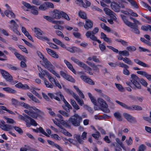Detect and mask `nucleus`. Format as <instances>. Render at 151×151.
Here are the masks:
<instances>
[{"label":"nucleus","mask_w":151,"mask_h":151,"mask_svg":"<svg viewBox=\"0 0 151 151\" xmlns=\"http://www.w3.org/2000/svg\"><path fill=\"white\" fill-rule=\"evenodd\" d=\"M83 120V118L78 114H75L69 119L68 121L74 126H80Z\"/></svg>","instance_id":"obj_1"},{"label":"nucleus","mask_w":151,"mask_h":151,"mask_svg":"<svg viewBox=\"0 0 151 151\" xmlns=\"http://www.w3.org/2000/svg\"><path fill=\"white\" fill-rule=\"evenodd\" d=\"M44 64H43V66L47 69L51 73L56 76L58 78H60L59 75L58 74L55 70H53L55 68L51 63L48 61L47 59L45 58H44L43 60Z\"/></svg>","instance_id":"obj_2"},{"label":"nucleus","mask_w":151,"mask_h":151,"mask_svg":"<svg viewBox=\"0 0 151 151\" xmlns=\"http://www.w3.org/2000/svg\"><path fill=\"white\" fill-rule=\"evenodd\" d=\"M99 31V28L98 27H96L94 28L93 31H87L86 34V36L87 38H89L91 40L96 41L99 43H100L101 42L99 40L97 39V37L95 35Z\"/></svg>","instance_id":"obj_3"},{"label":"nucleus","mask_w":151,"mask_h":151,"mask_svg":"<svg viewBox=\"0 0 151 151\" xmlns=\"http://www.w3.org/2000/svg\"><path fill=\"white\" fill-rule=\"evenodd\" d=\"M116 102L122 107L128 110H136L137 111H141L142 110V107L137 105H133L132 106H129L125 104L123 102H121L118 101L116 100Z\"/></svg>","instance_id":"obj_4"},{"label":"nucleus","mask_w":151,"mask_h":151,"mask_svg":"<svg viewBox=\"0 0 151 151\" xmlns=\"http://www.w3.org/2000/svg\"><path fill=\"white\" fill-rule=\"evenodd\" d=\"M130 81L136 88L138 89L141 88V86L139 83L140 81L139 78L135 74H133L131 75Z\"/></svg>","instance_id":"obj_5"},{"label":"nucleus","mask_w":151,"mask_h":151,"mask_svg":"<svg viewBox=\"0 0 151 151\" xmlns=\"http://www.w3.org/2000/svg\"><path fill=\"white\" fill-rule=\"evenodd\" d=\"M34 32L35 33V36L39 39L42 40H45L48 41L49 39L47 37L44 36H40L44 34V33L40 29L35 28H34Z\"/></svg>","instance_id":"obj_6"},{"label":"nucleus","mask_w":151,"mask_h":151,"mask_svg":"<svg viewBox=\"0 0 151 151\" xmlns=\"http://www.w3.org/2000/svg\"><path fill=\"white\" fill-rule=\"evenodd\" d=\"M65 91L71 95L76 100L78 104L81 106L84 105V102L83 100L81 99L79 96L75 93L72 91L68 88H65Z\"/></svg>","instance_id":"obj_7"},{"label":"nucleus","mask_w":151,"mask_h":151,"mask_svg":"<svg viewBox=\"0 0 151 151\" xmlns=\"http://www.w3.org/2000/svg\"><path fill=\"white\" fill-rule=\"evenodd\" d=\"M1 74L3 78L11 84H14L16 83V81L14 82L13 81V78L12 76L5 70H3L2 71Z\"/></svg>","instance_id":"obj_8"},{"label":"nucleus","mask_w":151,"mask_h":151,"mask_svg":"<svg viewBox=\"0 0 151 151\" xmlns=\"http://www.w3.org/2000/svg\"><path fill=\"white\" fill-rule=\"evenodd\" d=\"M9 23L11 24V25L9 26L10 28L15 33L18 35H20V33L17 30L19 26L16 22L13 20H12L9 21Z\"/></svg>","instance_id":"obj_9"},{"label":"nucleus","mask_w":151,"mask_h":151,"mask_svg":"<svg viewBox=\"0 0 151 151\" xmlns=\"http://www.w3.org/2000/svg\"><path fill=\"white\" fill-rule=\"evenodd\" d=\"M98 101L102 107L106 108V109H101L102 111L106 113H109V110L108 109H107L108 107V105L104 100L101 98H99L98 99Z\"/></svg>","instance_id":"obj_10"},{"label":"nucleus","mask_w":151,"mask_h":151,"mask_svg":"<svg viewBox=\"0 0 151 151\" xmlns=\"http://www.w3.org/2000/svg\"><path fill=\"white\" fill-rule=\"evenodd\" d=\"M123 116L124 118L130 123L134 124L137 122L135 118L128 113H124Z\"/></svg>","instance_id":"obj_11"},{"label":"nucleus","mask_w":151,"mask_h":151,"mask_svg":"<svg viewBox=\"0 0 151 151\" xmlns=\"http://www.w3.org/2000/svg\"><path fill=\"white\" fill-rule=\"evenodd\" d=\"M19 118L22 120H23L26 122V125L28 127H30L31 125L29 122L30 117L25 114H23L22 115H20Z\"/></svg>","instance_id":"obj_12"},{"label":"nucleus","mask_w":151,"mask_h":151,"mask_svg":"<svg viewBox=\"0 0 151 151\" xmlns=\"http://www.w3.org/2000/svg\"><path fill=\"white\" fill-rule=\"evenodd\" d=\"M118 66L123 68V73L127 76H129L130 74L129 71L127 69L129 68V66L126 64L123 63L119 62L118 63Z\"/></svg>","instance_id":"obj_13"},{"label":"nucleus","mask_w":151,"mask_h":151,"mask_svg":"<svg viewBox=\"0 0 151 151\" xmlns=\"http://www.w3.org/2000/svg\"><path fill=\"white\" fill-rule=\"evenodd\" d=\"M112 9L116 12H119L120 11L119 4L115 1L112 2L111 5Z\"/></svg>","instance_id":"obj_14"},{"label":"nucleus","mask_w":151,"mask_h":151,"mask_svg":"<svg viewBox=\"0 0 151 151\" xmlns=\"http://www.w3.org/2000/svg\"><path fill=\"white\" fill-rule=\"evenodd\" d=\"M137 73L138 74L145 77L149 81L151 80V75L149 74L146 72L144 71H137Z\"/></svg>","instance_id":"obj_15"},{"label":"nucleus","mask_w":151,"mask_h":151,"mask_svg":"<svg viewBox=\"0 0 151 151\" xmlns=\"http://www.w3.org/2000/svg\"><path fill=\"white\" fill-rule=\"evenodd\" d=\"M93 23L91 20L89 19L86 20L85 24L84 26L85 28L87 30L92 28L93 27Z\"/></svg>","instance_id":"obj_16"},{"label":"nucleus","mask_w":151,"mask_h":151,"mask_svg":"<svg viewBox=\"0 0 151 151\" xmlns=\"http://www.w3.org/2000/svg\"><path fill=\"white\" fill-rule=\"evenodd\" d=\"M128 27L131 29V31L136 34L139 33V31L138 29V27L137 26L132 23Z\"/></svg>","instance_id":"obj_17"},{"label":"nucleus","mask_w":151,"mask_h":151,"mask_svg":"<svg viewBox=\"0 0 151 151\" xmlns=\"http://www.w3.org/2000/svg\"><path fill=\"white\" fill-rule=\"evenodd\" d=\"M81 78L84 82L89 84L94 85V82L89 78H87L86 76H81L80 77Z\"/></svg>","instance_id":"obj_18"},{"label":"nucleus","mask_w":151,"mask_h":151,"mask_svg":"<svg viewBox=\"0 0 151 151\" xmlns=\"http://www.w3.org/2000/svg\"><path fill=\"white\" fill-rule=\"evenodd\" d=\"M64 62L66 64L68 68L74 74H76V72L74 69L72 65L68 61L66 60H64Z\"/></svg>","instance_id":"obj_19"},{"label":"nucleus","mask_w":151,"mask_h":151,"mask_svg":"<svg viewBox=\"0 0 151 151\" xmlns=\"http://www.w3.org/2000/svg\"><path fill=\"white\" fill-rule=\"evenodd\" d=\"M134 62L137 64L144 67L148 68L149 65L137 59H134Z\"/></svg>","instance_id":"obj_20"},{"label":"nucleus","mask_w":151,"mask_h":151,"mask_svg":"<svg viewBox=\"0 0 151 151\" xmlns=\"http://www.w3.org/2000/svg\"><path fill=\"white\" fill-rule=\"evenodd\" d=\"M81 67L83 68L86 70V72L87 73L91 75H93V73L91 72L92 70L91 68L84 63L81 66Z\"/></svg>","instance_id":"obj_21"},{"label":"nucleus","mask_w":151,"mask_h":151,"mask_svg":"<svg viewBox=\"0 0 151 151\" xmlns=\"http://www.w3.org/2000/svg\"><path fill=\"white\" fill-rule=\"evenodd\" d=\"M61 11L55 10L53 12V17L56 19H59L61 17Z\"/></svg>","instance_id":"obj_22"},{"label":"nucleus","mask_w":151,"mask_h":151,"mask_svg":"<svg viewBox=\"0 0 151 151\" xmlns=\"http://www.w3.org/2000/svg\"><path fill=\"white\" fill-rule=\"evenodd\" d=\"M4 13L8 17L14 18L15 17V14L11 10H7L5 11Z\"/></svg>","instance_id":"obj_23"},{"label":"nucleus","mask_w":151,"mask_h":151,"mask_svg":"<svg viewBox=\"0 0 151 151\" xmlns=\"http://www.w3.org/2000/svg\"><path fill=\"white\" fill-rule=\"evenodd\" d=\"M73 137L76 138L78 142L80 144H83V141L82 140L81 135L79 134H75L73 135Z\"/></svg>","instance_id":"obj_24"},{"label":"nucleus","mask_w":151,"mask_h":151,"mask_svg":"<svg viewBox=\"0 0 151 151\" xmlns=\"http://www.w3.org/2000/svg\"><path fill=\"white\" fill-rule=\"evenodd\" d=\"M24 111L27 114L31 116L33 118H35L37 116L36 115V114L35 113V112L33 111H31V110H24Z\"/></svg>","instance_id":"obj_25"},{"label":"nucleus","mask_w":151,"mask_h":151,"mask_svg":"<svg viewBox=\"0 0 151 151\" xmlns=\"http://www.w3.org/2000/svg\"><path fill=\"white\" fill-rule=\"evenodd\" d=\"M3 90L7 92L11 93L14 94L16 92V91L9 87L3 88Z\"/></svg>","instance_id":"obj_26"},{"label":"nucleus","mask_w":151,"mask_h":151,"mask_svg":"<svg viewBox=\"0 0 151 151\" xmlns=\"http://www.w3.org/2000/svg\"><path fill=\"white\" fill-rule=\"evenodd\" d=\"M3 90L7 92L11 93L14 94L16 92V91L9 87L3 88Z\"/></svg>","instance_id":"obj_27"},{"label":"nucleus","mask_w":151,"mask_h":151,"mask_svg":"<svg viewBox=\"0 0 151 151\" xmlns=\"http://www.w3.org/2000/svg\"><path fill=\"white\" fill-rule=\"evenodd\" d=\"M22 4L24 5L23 6H22V8L24 10L27 11H28L27 9H26L25 7L27 8V9H30L32 7V6H31L30 4L26 2L25 1H23L22 2Z\"/></svg>","instance_id":"obj_28"},{"label":"nucleus","mask_w":151,"mask_h":151,"mask_svg":"<svg viewBox=\"0 0 151 151\" xmlns=\"http://www.w3.org/2000/svg\"><path fill=\"white\" fill-rule=\"evenodd\" d=\"M121 17L124 23L128 26H129L132 23V22H131L128 20L127 19V17L126 16L123 15H121Z\"/></svg>","instance_id":"obj_29"},{"label":"nucleus","mask_w":151,"mask_h":151,"mask_svg":"<svg viewBox=\"0 0 151 151\" xmlns=\"http://www.w3.org/2000/svg\"><path fill=\"white\" fill-rule=\"evenodd\" d=\"M52 40L55 43L60 45L63 47L65 48V44L57 39L53 38Z\"/></svg>","instance_id":"obj_30"},{"label":"nucleus","mask_w":151,"mask_h":151,"mask_svg":"<svg viewBox=\"0 0 151 151\" xmlns=\"http://www.w3.org/2000/svg\"><path fill=\"white\" fill-rule=\"evenodd\" d=\"M100 25L101 28L104 30L108 32H110L111 31L110 28L106 26L104 23H101L100 24Z\"/></svg>","instance_id":"obj_31"},{"label":"nucleus","mask_w":151,"mask_h":151,"mask_svg":"<svg viewBox=\"0 0 151 151\" xmlns=\"http://www.w3.org/2000/svg\"><path fill=\"white\" fill-rule=\"evenodd\" d=\"M74 88L76 90L78 94L82 98L84 99L85 98L84 95L79 89L76 86H74Z\"/></svg>","instance_id":"obj_32"},{"label":"nucleus","mask_w":151,"mask_h":151,"mask_svg":"<svg viewBox=\"0 0 151 151\" xmlns=\"http://www.w3.org/2000/svg\"><path fill=\"white\" fill-rule=\"evenodd\" d=\"M31 9V12L34 15H37L38 12L37 10V6H32V7L30 8Z\"/></svg>","instance_id":"obj_33"},{"label":"nucleus","mask_w":151,"mask_h":151,"mask_svg":"<svg viewBox=\"0 0 151 151\" xmlns=\"http://www.w3.org/2000/svg\"><path fill=\"white\" fill-rule=\"evenodd\" d=\"M119 54L126 57H128L129 55V54L128 51L126 50L119 51Z\"/></svg>","instance_id":"obj_34"},{"label":"nucleus","mask_w":151,"mask_h":151,"mask_svg":"<svg viewBox=\"0 0 151 151\" xmlns=\"http://www.w3.org/2000/svg\"><path fill=\"white\" fill-rule=\"evenodd\" d=\"M71 60L73 61L74 62L77 64L79 66L81 67L83 63L80 61L78 60L75 58L72 57L71 58Z\"/></svg>","instance_id":"obj_35"},{"label":"nucleus","mask_w":151,"mask_h":151,"mask_svg":"<svg viewBox=\"0 0 151 151\" xmlns=\"http://www.w3.org/2000/svg\"><path fill=\"white\" fill-rule=\"evenodd\" d=\"M48 95L52 99H54L58 101H60V98L58 96H55V95L53 93H48Z\"/></svg>","instance_id":"obj_36"},{"label":"nucleus","mask_w":151,"mask_h":151,"mask_svg":"<svg viewBox=\"0 0 151 151\" xmlns=\"http://www.w3.org/2000/svg\"><path fill=\"white\" fill-rule=\"evenodd\" d=\"M114 116L116 119L119 121H122V118L121 114L119 112L114 113Z\"/></svg>","instance_id":"obj_37"},{"label":"nucleus","mask_w":151,"mask_h":151,"mask_svg":"<svg viewBox=\"0 0 151 151\" xmlns=\"http://www.w3.org/2000/svg\"><path fill=\"white\" fill-rule=\"evenodd\" d=\"M115 85L118 90L121 92H123L124 91V88L123 86L120 84L115 83Z\"/></svg>","instance_id":"obj_38"},{"label":"nucleus","mask_w":151,"mask_h":151,"mask_svg":"<svg viewBox=\"0 0 151 151\" xmlns=\"http://www.w3.org/2000/svg\"><path fill=\"white\" fill-rule=\"evenodd\" d=\"M35 113L37 116L35 118H33L34 119H36L37 117L42 118L43 115H44V112L40 110L37 113L35 112Z\"/></svg>","instance_id":"obj_39"},{"label":"nucleus","mask_w":151,"mask_h":151,"mask_svg":"<svg viewBox=\"0 0 151 151\" xmlns=\"http://www.w3.org/2000/svg\"><path fill=\"white\" fill-rule=\"evenodd\" d=\"M124 61L125 63L131 65H132L133 64V63L132 60L129 58L127 57H125L124 58Z\"/></svg>","instance_id":"obj_40"},{"label":"nucleus","mask_w":151,"mask_h":151,"mask_svg":"<svg viewBox=\"0 0 151 151\" xmlns=\"http://www.w3.org/2000/svg\"><path fill=\"white\" fill-rule=\"evenodd\" d=\"M19 104L21 106H23L25 108H27L29 110H31V106L28 104H25L22 102H19Z\"/></svg>","instance_id":"obj_41"},{"label":"nucleus","mask_w":151,"mask_h":151,"mask_svg":"<svg viewBox=\"0 0 151 151\" xmlns=\"http://www.w3.org/2000/svg\"><path fill=\"white\" fill-rule=\"evenodd\" d=\"M44 83L47 88H52L54 87V86L52 83H50L47 80L44 81Z\"/></svg>","instance_id":"obj_42"},{"label":"nucleus","mask_w":151,"mask_h":151,"mask_svg":"<svg viewBox=\"0 0 151 151\" xmlns=\"http://www.w3.org/2000/svg\"><path fill=\"white\" fill-rule=\"evenodd\" d=\"M115 40L118 42H120L124 46L128 45V42L125 41L121 39H115Z\"/></svg>","instance_id":"obj_43"},{"label":"nucleus","mask_w":151,"mask_h":151,"mask_svg":"<svg viewBox=\"0 0 151 151\" xmlns=\"http://www.w3.org/2000/svg\"><path fill=\"white\" fill-rule=\"evenodd\" d=\"M45 2L40 5L39 7V9L41 10L45 11L47 9Z\"/></svg>","instance_id":"obj_44"},{"label":"nucleus","mask_w":151,"mask_h":151,"mask_svg":"<svg viewBox=\"0 0 151 151\" xmlns=\"http://www.w3.org/2000/svg\"><path fill=\"white\" fill-rule=\"evenodd\" d=\"M11 102L12 104L15 107L17 106L19 104V101L14 98L11 99Z\"/></svg>","instance_id":"obj_45"},{"label":"nucleus","mask_w":151,"mask_h":151,"mask_svg":"<svg viewBox=\"0 0 151 151\" xmlns=\"http://www.w3.org/2000/svg\"><path fill=\"white\" fill-rule=\"evenodd\" d=\"M78 14L79 16L83 19H86L87 18L86 14L83 12L80 11L78 13Z\"/></svg>","instance_id":"obj_46"},{"label":"nucleus","mask_w":151,"mask_h":151,"mask_svg":"<svg viewBox=\"0 0 151 151\" xmlns=\"http://www.w3.org/2000/svg\"><path fill=\"white\" fill-rule=\"evenodd\" d=\"M131 4L132 6L136 8H138V6L136 3L133 0H127Z\"/></svg>","instance_id":"obj_47"},{"label":"nucleus","mask_w":151,"mask_h":151,"mask_svg":"<svg viewBox=\"0 0 151 151\" xmlns=\"http://www.w3.org/2000/svg\"><path fill=\"white\" fill-rule=\"evenodd\" d=\"M14 55L17 58L20 60H24V59L23 56L19 54L17 52L15 53Z\"/></svg>","instance_id":"obj_48"},{"label":"nucleus","mask_w":151,"mask_h":151,"mask_svg":"<svg viewBox=\"0 0 151 151\" xmlns=\"http://www.w3.org/2000/svg\"><path fill=\"white\" fill-rule=\"evenodd\" d=\"M61 16L67 20H70V19L68 15L65 12L62 11H61Z\"/></svg>","instance_id":"obj_49"},{"label":"nucleus","mask_w":151,"mask_h":151,"mask_svg":"<svg viewBox=\"0 0 151 151\" xmlns=\"http://www.w3.org/2000/svg\"><path fill=\"white\" fill-rule=\"evenodd\" d=\"M6 66L8 68L12 70H16L18 69V68L17 67L14 66L10 64H7L6 65Z\"/></svg>","instance_id":"obj_50"},{"label":"nucleus","mask_w":151,"mask_h":151,"mask_svg":"<svg viewBox=\"0 0 151 151\" xmlns=\"http://www.w3.org/2000/svg\"><path fill=\"white\" fill-rule=\"evenodd\" d=\"M58 112L60 113L63 115V116L67 117H68L70 116L69 114L67 113L66 112L63 111L59 110Z\"/></svg>","instance_id":"obj_51"},{"label":"nucleus","mask_w":151,"mask_h":151,"mask_svg":"<svg viewBox=\"0 0 151 151\" xmlns=\"http://www.w3.org/2000/svg\"><path fill=\"white\" fill-rule=\"evenodd\" d=\"M126 49L129 51H134L136 50V47L133 46H129L127 47L126 48Z\"/></svg>","instance_id":"obj_52"},{"label":"nucleus","mask_w":151,"mask_h":151,"mask_svg":"<svg viewBox=\"0 0 151 151\" xmlns=\"http://www.w3.org/2000/svg\"><path fill=\"white\" fill-rule=\"evenodd\" d=\"M99 45V47L100 49V50L102 51H103L106 49V47L105 46V43H103L102 44H101V42Z\"/></svg>","instance_id":"obj_53"},{"label":"nucleus","mask_w":151,"mask_h":151,"mask_svg":"<svg viewBox=\"0 0 151 151\" xmlns=\"http://www.w3.org/2000/svg\"><path fill=\"white\" fill-rule=\"evenodd\" d=\"M146 149V146L144 145H140L138 148V151H144Z\"/></svg>","instance_id":"obj_54"},{"label":"nucleus","mask_w":151,"mask_h":151,"mask_svg":"<svg viewBox=\"0 0 151 151\" xmlns=\"http://www.w3.org/2000/svg\"><path fill=\"white\" fill-rule=\"evenodd\" d=\"M150 25H146V26L143 25L141 27V29L144 31H147L149 30Z\"/></svg>","instance_id":"obj_55"},{"label":"nucleus","mask_w":151,"mask_h":151,"mask_svg":"<svg viewBox=\"0 0 151 151\" xmlns=\"http://www.w3.org/2000/svg\"><path fill=\"white\" fill-rule=\"evenodd\" d=\"M139 82L142 85L145 87H146L148 85L146 81L143 78H141Z\"/></svg>","instance_id":"obj_56"},{"label":"nucleus","mask_w":151,"mask_h":151,"mask_svg":"<svg viewBox=\"0 0 151 151\" xmlns=\"http://www.w3.org/2000/svg\"><path fill=\"white\" fill-rule=\"evenodd\" d=\"M45 4H46V5L47 6V9L48 8H54V5L52 3L48 2H45Z\"/></svg>","instance_id":"obj_57"},{"label":"nucleus","mask_w":151,"mask_h":151,"mask_svg":"<svg viewBox=\"0 0 151 151\" xmlns=\"http://www.w3.org/2000/svg\"><path fill=\"white\" fill-rule=\"evenodd\" d=\"M38 129L39 131L42 133L43 134L47 137H49V135L44 130L42 127H40L39 128H38Z\"/></svg>","instance_id":"obj_58"},{"label":"nucleus","mask_w":151,"mask_h":151,"mask_svg":"<svg viewBox=\"0 0 151 151\" xmlns=\"http://www.w3.org/2000/svg\"><path fill=\"white\" fill-rule=\"evenodd\" d=\"M65 79L68 81L73 83H74L75 82V80L71 76H70L69 75H68Z\"/></svg>","instance_id":"obj_59"},{"label":"nucleus","mask_w":151,"mask_h":151,"mask_svg":"<svg viewBox=\"0 0 151 151\" xmlns=\"http://www.w3.org/2000/svg\"><path fill=\"white\" fill-rule=\"evenodd\" d=\"M105 13L108 15H109L111 13H113L114 12L107 8H105L104 9Z\"/></svg>","instance_id":"obj_60"},{"label":"nucleus","mask_w":151,"mask_h":151,"mask_svg":"<svg viewBox=\"0 0 151 151\" xmlns=\"http://www.w3.org/2000/svg\"><path fill=\"white\" fill-rule=\"evenodd\" d=\"M13 128L15 129V130L18 132L19 133H22L23 132L22 130V129L21 128H19V127H17L16 126H14L13 127Z\"/></svg>","instance_id":"obj_61"},{"label":"nucleus","mask_w":151,"mask_h":151,"mask_svg":"<svg viewBox=\"0 0 151 151\" xmlns=\"http://www.w3.org/2000/svg\"><path fill=\"white\" fill-rule=\"evenodd\" d=\"M47 77L48 79L51 83H52L53 82H54L55 83L57 80H55L53 77H52L50 74Z\"/></svg>","instance_id":"obj_62"},{"label":"nucleus","mask_w":151,"mask_h":151,"mask_svg":"<svg viewBox=\"0 0 151 151\" xmlns=\"http://www.w3.org/2000/svg\"><path fill=\"white\" fill-rule=\"evenodd\" d=\"M92 60L95 62L98 63H101V61L98 58L97 56H92Z\"/></svg>","instance_id":"obj_63"},{"label":"nucleus","mask_w":151,"mask_h":151,"mask_svg":"<svg viewBox=\"0 0 151 151\" xmlns=\"http://www.w3.org/2000/svg\"><path fill=\"white\" fill-rule=\"evenodd\" d=\"M101 95V96L104 98V99L106 101H108L110 102H111V101L110 99V97H109V96L104 94H102Z\"/></svg>","instance_id":"obj_64"}]
</instances>
